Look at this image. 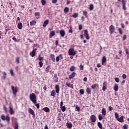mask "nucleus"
Instances as JSON below:
<instances>
[{
  "instance_id": "nucleus-31",
  "label": "nucleus",
  "mask_w": 129,
  "mask_h": 129,
  "mask_svg": "<svg viewBox=\"0 0 129 129\" xmlns=\"http://www.w3.org/2000/svg\"><path fill=\"white\" fill-rule=\"evenodd\" d=\"M35 17H36V19H39L40 17V12H36L34 14Z\"/></svg>"
},
{
  "instance_id": "nucleus-33",
  "label": "nucleus",
  "mask_w": 129,
  "mask_h": 129,
  "mask_svg": "<svg viewBox=\"0 0 129 129\" xmlns=\"http://www.w3.org/2000/svg\"><path fill=\"white\" fill-rule=\"evenodd\" d=\"M54 78L55 79V82H58V77L57 76V74H55L54 75Z\"/></svg>"
},
{
  "instance_id": "nucleus-22",
  "label": "nucleus",
  "mask_w": 129,
  "mask_h": 129,
  "mask_svg": "<svg viewBox=\"0 0 129 129\" xmlns=\"http://www.w3.org/2000/svg\"><path fill=\"white\" fill-rule=\"evenodd\" d=\"M86 92L87 94H91V89H90L89 87H88L86 89Z\"/></svg>"
},
{
  "instance_id": "nucleus-16",
  "label": "nucleus",
  "mask_w": 129,
  "mask_h": 129,
  "mask_svg": "<svg viewBox=\"0 0 129 129\" xmlns=\"http://www.w3.org/2000/svg\"><path fill=\"white\" fill-rule=\"evenodd\" d=\"M9 112L11 115L15 113V111H14V109H13V107H12V106L9 107Z\"/></svg>"
},
{
  "instance_id": "nucleus-52",
  "label": "nucleus",
  "mask_w": 129,
  "mask_h": 129,
  "mask_svg": "<svg viewBox=\"0 0 129 129\" xmlns=\"http://www.w3.org/2000/svg\"><path fill=\"white\" fill-rule=\"evenodd\" d=\"M80 70H83L84 69V67L82 64L80 65Z\"/></svg>"
},
{
  "instance_id": "nucleus-35",
  "label": "nucleus",
  "mask_w": 129,
  "mask_h": 129,
  "mask_svg": "<svg viewBox=\"0 0 129 129\" xmlns=\"http://www.w3.org/2000/svg\"><path fill=\"white\" fill-rule=\"evenodd\" d=\"M38 59L39 61H43L44 60V57H41V54L38 55Z\"/></svg>"
},
{
  "instance_id": "nucleus-20",
  "label": "nucleus",
  "mask_w": 129,
  "mask_h": 129,
  "mask_svg": "<svg viewBox=\"0 0 129 129\" xmlns=\"http://www.w3.org/2000/svg\"><path fill=\"white\" fill-rule=\"evenodd\" d=\"M113 89L114 91H118V85L117 84H115Z\"/></svg>"
},
{
  "instance_id": "nucleus-1",
  "label": "nucleus",
  "mask_w": 129,
  "mask_h": 129,
  "mask_svg": "<svg viewBox=\"0 0 129 129\" xmlns=\"http://www.w3.org/2000/svg\"><path fill=\"white\" fill-rule=\"evenodd\" d=\"M29 98L33 103H37V97L36 96V94L35 93L30 94L29 95Z\"/></svg>"
},
{
  "instance_id": "nucleus-19",
  "label": "nucleus",
  "mask_w": 129,
  "mask_h": 129,
  "mask_svg": "<svg viewBox=\"0 0 129 129\" xmlns=\"http://www.w3.org/2000/svg\"><path fill=\"white\" fill-rule=\"evenodd\" d=\"M55 91L56 93H59V91H60V87L58 85L55 86Z\"/></svg>"
},
{
  "instance_id": "nucleus-60",
  "label": "nucleus",
  "mask_w": 129,
  "mask_h": 129,
  "mask_svg": "<svg viewBox=\"0 0 129 129\" xmlns=\"http://www.w3.org/2000/svg\"><path fill=\"white\" fill-rule=\"evenodd\" d=\"M109 110L110 111H111V110H113V108L112 106H109Z\"/></svg>"
},
{
  "instance_id": "nucleus-18",
  "label": "nucleus",
  "mask_w": 129,
  "mask_h": 129,
  "mask_svg": "<svg viewBox=\"0 0 129 129\" xmlns=\"http://www.w3.org/2000/svg\"><path fill=\"white\" fill-rule=\"evenodd\" d=\"M122 9L124 10V11H125L126 10V8H125V2L124 0H122Z\"/></svg>"
},
{
  "instance_id": "nucleus-51",
  "label": "nucleus",
  "mask_w": 129,
  "mask_h": 129,
  "mask_svg": "<svg viewBox=\"0 0 129 129\" xmlns=\"http://www.w3.org/2000/svg\"><path fill=\"white\" fill-rule=\"evenodd\" d=\"M76 109H77V111H80V107H78V105H76Z\"/></svg>"
},
{
  "instance_id": "nucleus-14",
  "label": "nucleus",
  "mask_w": 129,
  "mask_h": 129,
  "mask_svg": "<svg viewBox=\"0 0 129 129\" xmlns=\"http://www.w3.org/2000/svg\"><path fill=\"white\" fill-rule=\"evenodd\" d=\"M61 37H65V31L63 29L61 30L59 32Z\"/></svg>"
},
{
  "instance_id": "nucleus-48",
  "label": "nucleus",
  "mask_w": 129,
  "mask_h": 129,
  "mask_svg": "<svg viewBox=\"0 0 129 129\" xmlns=\"http://www.w3.org/2000/svg\"><path fill=\"white\" fill-rule=\"evenodd\" d=\"M118 32L120 35H122L123 32H122V29H121V28L118 29Z\"/></svg>"
},
{
  "instance_id": "nucleus-59",
  "label": "nucleus",
  "mask_w": 129,
  "mask_h": 129,
  "mask_svg": "<svg viewBox=\"0 0 129 129\" xmlns=\"http://www.w3.org/2000/svg\"><path fill=\"white\" fill-rule=\"evenodd\" d=\"M4 109L6 111V112H8V109L7 108V107L6 106V105L4 106Z\"/></svg>"
},
{
  "instance_id": "nucleus-32",
  "label": "nucleus",
  "mask_w": 129,
  "mask_h": 129,
  "mask_svg": "<svg viewBox=\"0 0 129 129\" xmlns=\"http://www.w3.org/2000/svg\"><path fill=\"white\" fill-rule=\"evenodd\" d=\"M98 86V84H95L91 86V88L92 89H95V88H96V87H97Z\"/></svg>"
},
{
  "instance_id": "nucleus-12",
  "label": "nucleus",
  "mask_w": 129,
  "mask_h": 129,
  "mask_svg": "<svg viewBox=\"0 0 129 129\" xmlns=\"http://www.w3.org/2000/svg\"><path fill=\"white\" fill-rule=\"evenodd\" d=\"M124 117V116H123V115H122L120 116V117L118 118V119H117L119 122H123V121H124V120H123Z\"/></svg>"
},
{
  "instance_id": "nucleus-39",
  "label": "nucleus",
  "mask_w": 129,
  "mask_h": 129,
  "mask_svg": "<svg viewBox=\"0 0 129 129\" xmlns=\"http://www.w3.org/2000/svg\"><path fill=\"white\" fill-rule=\"evenodd\" d=\"M38 64L40 68H42V67H43V62H42V61H39V62H38Z\"/></svg>"
},
{
  "instance_id": "nucleus-44",
  "label": "nucleus",
  "mask_w": 129,
  "mask_h": 129,
  "mask_svg": "<svg viewBox=\"0 0 129 129\" xmlns=\"http://www.w3.org/2000/svg\"><path fill=\"white\" fill-rule=\"evenodd\" d=\"M98 118L100 120H102V119H103V117H102L101 114H99L98 116Z\"/></svg>"
},
{
  "instance_id": "nucleus-5",
  "label": "nucleus",
  "mask_w": 129,
  "mask_h": 129,
  "mask_svg": "<svg viewBox=\"0 0 129 129\" xmlns=\"http://www.w3.org/2000/svg\"><path fill=\"white\" fill-rule=\"evenodd\" d=\"M84 32L85 36L87 39V40H89V39H90V37H89V34H88V30H87V29H86L84 30Z\"/></svg>"
},
{
  "instance_id": "nucleus-11",
  "label": "nucleus",
  "mask_w": 129,
  "mask_h": 129,
  "mask_svg": "<svg viewBox=\"0 0 129 129\" xmlns=\"http://www.w3.org/2000/svg\"><path fill=\"white\" fill-rule=\"evenodd\" d=\"M37 51V48H35L32 50V52H30V55L31 57H35L36 56V51Z\"/></svg>"
},
{
  "instance_id": "nucleus-27",
  "label": "nucleus",
  "mask_w": 129,
  "mask_h": 129,
  "mask_svg": "<svg viewBox=\"0 0 129 129\" xmlns=\"http://www.w3.org/2000/svg\"><path fill=\"white\" fill-rule=\"evenodd\" d=\"M66 125L68 128H72L73 125L72 123H67Z\"/></svg>"
},
{
  "instance_id": "nucleus-64",
  "label": "nucleus",
  "mask_w": 129,
  "mask_h": 129,
  "mask_svg": "<svg viewBox=\"0 0 129 129\" xmlns=\"http://www.w3.org/2000/svg\"><path fill=\"white\" fill-rule=\"evenodd\" d=\"M57 0H52V4H56V3H57Z\"/></svg>"
},
{
  "instance_id": "nucleus-58",
  "label": "nucleus",
  "mask_w": 129,
  "mask_h": 129,
  "mask_svg": "<svg viewBox=\"0 0 129 129\" xmlns=\"http://www.w3.org/2000/svg\"><path fill=\"white\" fill-rule=\"evenodd\" d=\"M123 129H127V124H125L123 126Z\"/></svg>"
},
{
  "instance_id": "nucleus-34",
  "label": "nucleus",
  "mask_w": 129,
  "mask_h": 129,
  "mask_svg": "<svg viewBox=\"0 0 129 129\" xmlns=\"http://www.w3.org/2000/svg\"><path fill=\"white\" fill-rule=\"evenodd\" d=\"M50 95L51 96H55L56 95V92H55V90H52L51 91Z\"/></svg>"
},
{
  "instance_id": "nucleus-56",
  "label": "nucleus",
  "mask_w": 129,
  "mask_h": 129,
  "mask_svg": "<svg viewBox=\"0 0 129 129\" xmlns=\"http://www.w3.org/2000/svg\"><path fill=\"white\" fill-rule=\"evenodd\" d=\"M59 60H60V57L59 56H56V62H59Z\"/></svg>"
},
{
  "instance_id": "nucleus-21",
  "label": "nucleus",
  "mask_w": 129,
  "mask_h": 129,
  "mask_svg": "<svg viewBox=\"0 0 129 129\" xmlns=\"http://www.w3.org/2000/svg\"><path fill=\"white\" fill-rule=\"evenodd\" d=\"M43 110L45 112H50V109L48 107H45L43 108Z\"/></svg>"
},
{
  "instance_id": "nucleus-30",
  "label": "nucleus",
  "mask_w": 129,
  "mask_h": 129,
  "mask_svg": "<svg viewBox=\"0 0 129 129\" xmlns=\"http://www.w3.org/2000/svg\"><path fill=\"white\" fill-rule=\"evenodd\" d=\"M98 126L100 129L103 128V127L102 126V124L100 122H98Z\"/></svg>"
},
{
  "instance_id": "nucleus-2",
  "label": "nucleus",
  "mask_w": 129,
  "mask_h": 129,
  "mask_svg": "<svg viewBox=\"0 0 129 129\" xmlns=\"http://www.w3.org/2000/svg\"><path fill=\"white\" fill-rule=\"evenodd\" d=\"M77 54V51L74 50V48H70L69 50V55L70 56H75Z\"/></svg>"
},
{
  "instance_id": "nucleus-29",
  "label": "nucleus",
  "mask_w": 129,
  "mask_h": 129,
  "mask_svg": "<svg viewBox=\"0 0 129 129\" xmlns=\"http://www.w3.org/2000/svg\"><path fill=\"white\" fill-rule=\"evenodd\" d=\"M36 21L33 20L30 22V26H35V25H36Z\"/></svg>"
},
{
  "instance_id": "nucleus-25",
  "label": "nucleus",
  "mask_w": 129,
  "mask_h": 129,
  "mask_svg": "<svg viewBox=\"0 0 129 129\" xmlns=\"http://www.w3.org/2000/svg\"><path fill=\"white\" fill-rule=\"evenodd\" d=\"M17 27H18V29H19V30L22 29V28H23V24H22V23L20 22L19 23H18Z\"/></svg>"
},
{
  "instance_id": "nucleus-10",
  "label": "nucleus",
  "mask_w": 129,
  "mask_h": 129,
  "mask_svg": "<svg viewBox=\"0 0 129 129\" xmlns=\"http://www.w3.org/2000/svg\"><path fill=\"white\" fill-rule=\"evenodd\" d=\"M28 112L29 113H30V114H32V115H33V117H35V116L36 115L35 114V112H34V110H33L31 108L28 109Z\"/></svg>"
},
{
  "instance_id": "nucleus-28",
  "label": "nucleus",
  "mask_w": 129,
  "mask_h": 129,
  "mask_svg": "<svg viewBox=\"0 0 129 129\" xmlns=\"http://www.w3.org/2000/svg\"><path fill=\"white\" fill-rule=\"evenodd\" d=\"M66 85H67V86H68V87H70L71 88H72L73 89L74 88L73 85L70 84V83H67Z\"/></svg>"
},
{
  "instance_id": "nucleus-7",
  "label": "nucleus",
  "mask_w": 129,
  "mask_h": 129,
  "mask_svg": "<svg viewBox=\"0 0 129 129\" xmlns=\"http://www.w3.org/2000/svg\"><path fill=\"white\" fill-rule=\"evenodd\" d=\"M102 65L105 66L106 65V56H103L102 59Z\"/></svg>"
},
{
  "instance_id": "nucleus-62",
  "label": "nucleus",
  "mask_w": 129,
  "mask_h": 129,
  "mask_svg": "<svg viewBox=\"0 0 129 129\" xmlns=\"http://www.w3.org/2000/svg\"><path fill=\"white\" fill-rule=\"evenodd\" d=\"M123 41L126 40V35H124L123 36Z\"/></svg>"
},
{
  "instance_id": "nucleus-61",
  "label": "nucleus",
  "mask_w": 129,
  "mask_h": 129,
  "mask_svg": "<svg viewBox=\"0 0 129 129\" xmlns=\"http://www.w3.org/2000/svg\"><path fill=\"white\" fill-rule=\"evenodd\" d=\"M122 77L123 79H125V78H126V75H125L124 74H123Z\"/></svg>"
},
{
  "instance_id": "nucleus-3",
  "label": "nucleus",
  "mask_w": 129,
  "mask_h": 129,
  "mask_svg": "<svg viewBox=\"0 0 129 129\" xmlns=\"http://www.w3.org/2000/svg\"><path fill=\"white\" fill-rule=\"evenodd\" d=\"M1 118L2 119V120H6L8 123H10V118L9 115H7L6 116L5 115H2Z\"/></svg>"
},
{
  "instance_id": "nucleus-9",
  "label": "nucleus",
  "mask_w": 129,
  "mask_h": 129,
  "mask_svg": "<svg viewBox=\"0 0 129 129\" xmlns=\"http://www.w3.org/2000/svg\"><path fill=\"white\" fill-rule=\"evenodd\" d=\"M106 88H107V83L106 82H104L103 83L102 90L103 91H105V90H106Z\"/></svg>"
},
{
  "instance_id": "nucleus-57",
  "label": "nucleus",
  "mask_w": 129,
  "mask_h": 129,
  "mask_svg": "<svg viewBox=\"0 0 129 129\" xmlns=\"http://www.w3.org/2000/svg\"><path fill=\"white\" fill-rule=\"evenodd\" d=\"M115 118H116L117 119L119 118L118 117V113L115 112Z\"/></svg>"
},
{
  "instance_id": "nucleus-24",
  "label": "nucleus",
  "mask_w": 129,
  "mask_h": 129,
  "mask_svg": "<svg viewBox=\"0 0 129 129\" xmlns=\"http://www.w3.org/2000/svg\"><path fill=\"white\" fill-rule=\"evenodd\" d=\"M50 58L53 62H55V61L56 60V59H55V55L53 54H51L50 55Z\"/></svg>"
},
{
  "instance_id": "nucleus-13",
  "label": "nucleus",
  "mask_w": 129,
  "mask_h": 129,
  "mask_svg": "<svg viewBox=\"0 0 129 129\" xmlns=\"http://www.w3.org/2000/svg\"><path fill=\"white\" fill-rule=\"evenodd\" d=\"M48 24H49V20L47 19L45 21H44L43 24V27L44 28H46V27H47V25H48Z\"/></svg>"
},
{
  "instance_id": "nucleus-63",
  "label": "nucleus",
  "mask_w": 129,
  "mask_h": 129,
  "mask_svg": "<svg viewBox=\"0 0 129 129\" xmlns=\"http://www.w3.org/2000/svg\"><path fill=\"white\" fill-rule=\"evenodd\" d=\"M79 30H82V25H80L79 26Z\"/></svg>"
},
{
  "instance_id": "nucleus-43",
  "label": "nucleus",
  "mask_w": 129,
  "mask_h": 129,
  "mask_svg": "<svg viewBox=\"0 0 129 129\" xmlns=\"http://www.w3.org/2000/svg\"><path fill=\"white\" fill-rule=\"evenodd\" d=\"M94 8V7L93 6V5L91 4V5H90V8H89L90 11H92Z\"/></svg>"
},
{
  "instance_id": "nucleus-23",
  "label": "nucleus",
  "mask_w": 129,
  "mask_h": 129,
  "mask_svg": "<svg viewBox=\"0 0 129 129\" xmlns=\"http://www.w3.org/2000/svg\"><path fill=\"white\" fill-rule=\"evenodd\" d=\"M55 31H51L49 34V38H52V37L55 36Z\"/></svg>"
},
{
  "instance_id": "nucleus-17",
  "label": "nucleus",
  "mask_w": 129,
  "mask_h": 129,
  "mask_svg": "<svg viewBox=\"0 0 129 129\" xmlns=\"http://www.w3.org/2000/svg\"><path fill=\"white\" fill-rule=\"evenodd\" d=\"M75 75H76V73L73 72L72 73V74L69 76V79H73L74 77H75Z\"/></svg>"
},
{
  "instance_id": "nucleus-49",
  "label": "nucleus",
  "mask_w": 129,
  "mask_h": 129,
  "mask_svg": "<svg viewBox=\"0 0 129 129\" xmlns=\"http://www.w3.org/2000/svg\"><path fill=\"white\" fill-rule=\"evenodd\" d=\"M80 93H81V94H82V95H83V94H84V90L83 89L80 90Z\"/></svg>"
},
{
  "instance_id": "nucleus-38",
  "label": "nucleus",
  "mask_w": 129,
  "mask_h": 129,
  "mask_svg": "<svg viewBox=\"0 0 129 129\" xmlns=\"http://www.w3.org/2000/svg\"><path fill=\"white\" fill-rule=\"evenodd\" d=\"M73 18H77L78 17V13H76L72 15Z\"/></svg>"
},
{
  "instance_id": "nucleus-46",
  "label": "nucleus",
  "mask_w": 129,
  "mask_h": 129,
  "mask_svg": "<svg viewBox=\"0 0 129 129\" xmlns=\"http://www.w3.org/2000/svg\"><path fill=\"white\" fill-rule=\"evenodd\" d=\"M83 15L86 17V18H87V11H84L83 12Z\"/></svg>"
},
{
  "instance_id": "nucleus-8",
  "label": "nucleus",
  "mask_w": 129,
  "mask_h": 129,
  "mask_svg": "<svg viewBox=\"0 0 129 129\" xmlns=\"http://www.w3.org/2000/svg\"><path fill=\"white\" fill-rule=\"evenodd\" d=\"M90 119L92 122H95L96 121V116L95 115H91Z\"/></svg>"
},
{
  "instance_id": "nucleus-40",
  "label": "nucleus",
  "mask_w": 129,
  "mask_h": 129,
  "mask_svg": "<svg viewBox=\"0 0 129 129\" xmlns=\"http://www.w3.org/2000/svg\"><path fill=\"white\" fill-rule=\"evenodd\" d=\"M60 108L63 112H64V111H65L66 110V107H65V106H62L61 108Z\"/></svg>"
},
{
  "instance_id": "nucleus-54",
  "label": "nucleus",
  "mask_w": 129,
  "mask_h": 129,
  "mask_svg": "<svg viewBox=\"0 0 129 129\" xmlns=\"http://www.w3.org/2000/svg\"><path fill=\"white\" fill-rule=\"evenodd\" d=\"M6 76H7V73L6 72H3L4 79H6Z\"/></svg>"
},
{
  "instance_id": "nucleus-26",
  "label": "nucleus",
  "mask_w": 129,
  "mask_h": 129,
  "mask_svg": "<svg viewBox=\"0 0 129 129\" xmlns=\"http://www.w3.org/2000/svg\"><path fill=\"white\" fill-rule=\"evenodd\" d=\"M14 129H19V123L18 122H16L14 123Z\"/></svg>"
},
{
  "instance_id": "nucleus-47",
  "label": "nucleus",
  "mask_w": 129,
  "mask_h": 129,
  "mask_svg": "<svg viewBox=\"0 0 129 129\" xmlns=\"http://www.w3.org/2000/svg\"><path fill=\"white\" fill-rule=\"evenodd\" d=\"M75 70V67L72 66V67H71V68H70V71L73 72V71H74Z\"/></svg>"
},
{
  "instance_id": "nucleus-45",
  "label": "nucleus",
  "mask_w": 129,
  "mask_h": 129,
  "mask_svg": "<svg viewBox=\"0 0 129 129\" xmlns=\"http://www.w3.org/2000/svg\"><path fill=\"white\" fill-rule=\"evenodd\" d=\"M16 61L17 63V64H19V63H20V57H17L16 58Z\"/></svg>"
},
{
  "instance_id": "nucleus-41",
  "label": "nucleus",
  "mask_w": 129,
  "mask_h": 129,
  "mask_svg": "<svg viewBox=\"0 0 129 129\" xmlns=\"http://www.w3.org/2000/svg\"><path fill=\"white\" fill-rule=\"evenodd\" d=\"M70 29L69 30V33H71L72 34L73 33V30H72V26H70Z\"/></svg>"
},
{
  "instance_id": "nucleus-6",
  "label": "nucleus",
  "mask_w": 129,
  "mask_h": 129,
  "mask_svg": "<svg viewBox=\"0 0 129 129\" xmlns=\"http://www.w3.org/2000/svg\"><path fill=\"white\" fill-rule=\"evenodd\" d=\"M109 30L110 34H113V33H114V31L115 30V28L113 25H110Z\"/></svg>"
},
{
  "instance_id": "nucleus-55",
  "label": "nucleus",
  "mask_w": 129,
  "mask_h": 129,
  "mask_svg": "<svg viewBox=\"0 0 129 129\" xmlns=\"http://www.w3.org/2000/svg\"><path fill=\"white\" fill-rule=\"evenodd\" d=\"M10 74L12 75V76H14V70H10Z\"/></svg>"
},
{
  "instance_id": "nucleus-15",
  "label": "nucleus",
  "mask_w": 129,
  "mask_h": 129,
  "mask_svg": "<svg viewBox=\"0 0 129 129\" xmlns=\"http://www.w3.org/2000/svg\"><path fill=\"white\" fill-rule=\"evenodd\" d=\"M102 114L105 116L106 115V109L103 108L101 110Z\"/></svg>"
},
{
  "instance_id": "nucleus-4",
  "label": "nucleus",
  "mask_w": 129,
  "mask_h": 129,
  "mask_svg": "<svg viewBox=\"0 0 129 129\" xmlns=\"http://www.w3.org/2000/svg\"><path fill=\"white\" fill-rule=\"evenodd\" d=\"M12 90L13 91V93L14 95L17 94L18 91L19 90V88L17 87H14L13 86H11Z\"/></svg>"
},
{
  "instance_id": "nucleus-50",
  "label": "nucleus",
  "mask_w": 129,
  "mask_h": 129,
  "mask_svg": "<svg viewBox=\"0 0 129 129\" xmlns=\"http://www.w3.org/2000/svg\"><path fill=\"white\" fill-rule=\"evenodd\" d=\"M115 82H117V83H118L119 82V78H115Z\"/></svg>"
},
{
  "instance_id": "nucleus-36",
  "label": "nucleus",
  "mask_w": 129,
  "mask_h": 129,
  "mask_svg": "<svg viewBox=\"0 0 129 129\" xmlns=\"http://www.w3.org/2000/svg\"><path fill=\"white\" fill-rule=\"evenodd\" d=\"M63 11L64 13H68L69 12V8L66 7Z\"/></svg>"
},
{
  "instance_id": "nucleus-42",
  "label": "nucleus",
  "mask_w": 129,
  "mask_h": 129,
  "mask_svg": "<svg viewBox=\"0 0 129 129\" xmlns=\"http://www.w3.org/2000/svg\"><path fill=\"white\" fill-rule=\"evenodd\" d=\"M41 3L42 6H45L46 5V0H41Z\"/></svg>"
},
{
  "instance_id": "nucleus-37",
  "label": "nucleus",
  "mask_w": 129,
  "mask_h": 129,
  "mask_svg": "<svg viewBox=\"0 0 129 129\" xmlns=\"http://www.w3.org/2000/svg\"><path fill=\"white\" fill-rule=\"evenodd\" d=\"M45 71H46V73H48V72H49V71H50V67H49V66H48L46 67Z\"/></svg>"
},
{
  "instance_id": "nucleus-53",
  "label": "nucleus",
  "mask_w": 129,
  "mask_h": 129,
  "mask_svg": "<svg viewBox=\"0 0 129 129\" xmlns=\"http://www.w3.org/2000/svg\"><path fill=\"white\" fill-rule=\"evenodd\" d=\"M35 106H36L37 108L39 109L40 108V104L39 103H35Z\"/></svg>"
}]
</instances>
